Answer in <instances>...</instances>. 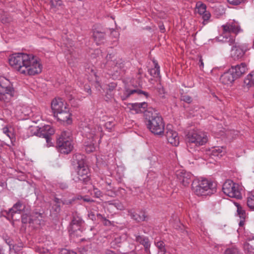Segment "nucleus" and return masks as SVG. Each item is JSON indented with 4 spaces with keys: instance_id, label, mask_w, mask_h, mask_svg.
I'll return each mask as SVG.
<instances>
[{
    "instance_id": "1",
    "label": "nucleus",
    "mask_w": 254,
    "mask_h": 254,
    "mask_svg": "<svg viewBox=\"0 0 254 254\" xmlns=\"http://www.w3.org/2000/svg\"><path fill=\"white\" fill-rule=\"evenodd\" d=\"M8 61L11 66L25 75H34L42 71V65L40 59L32 54H13L10 56Z\"/></svg>"
},
{
    "instance_id": "2",
    "label": "nucleus",
    "mask_w": 254,
    "mask_h": 254,
    "mask_svg": "<svg viewBox=\"0 0 254 254\" xmlns=\"http://www.w3.org/2000/svg\"><path fill=\"white\" fill-rule=\"evenodd\" d=\"M130 109L138 114L144 112L146 119L148 120L147 126L149 130L154 134L161 135L164 130V123L162 117L152 108H147L145 102L130 103Z\"/></svg>"
},
{
    "instance_id": "3",
    "label": "nucleus",
    "mask_w": 254,
    "mask_h": 254,
    "mask_svg": "<svg viewBox=\"0 0 254 254\" xmlns=\"http://www.w3.org/2000/svg\"><path fill=\"white\" fill-rule=\"evenodd\" d=\"M81 133L84 138V146L87 153L94 151L96 148V140L101 138L103 135L102 127L94 123L82 125Z\"/></svg>"
},
{
    "instance_id": "4",
    "label": "nucleus",
    "mask_w": 254,
    "mask_h": 254,
    "mask_svg": "<svg viewBox=\"0 0 254 254\" xmlns=\"http://www.w3.org/2000/svg\"><path fill=\"white\" fill-rule=\"evenodd\" d=\"M192 190L198 196L210 195L216 192V185L211 180L202 179L193 182Z\"/></svg>"
},
{
    "instance_id": "5",
    "label": "nucleus",
    "mask_w": 254,
    "mask_h": 254,
    "mask_svg": "<svg viewBox=\"0 0 254 254\" xmlns=\"http://www.w3.org/2000/svg\"><path fill=\"white\" fill-rule=\"evenodd\" d=\"M15 95V91L10 81L4 77H0V101L8 103Z\"/></svg>"
},
{
    "instance_id": "6",
    "label": "nucleus",
    "mask_w": 254,
    "mask_h": 254,
    "mask_svg": "<svg viewBox=\"0 0 254 254\" xmlns=\"http://www.w3.org/2000/svg\"><path fill=\"white\" fill-rule=\"evenodd\" d=\"M208 140L207 133L200 130L190 131L187 134V144L189 148L191 146H199L205 144Z\"/></svg>"
},
{
    "instance_id": "7",
    "label": "nucleus",
    "mask_w": 254,
    "mask_h": 254,
    "mask_svg": "<svg viewBox=\"0 0 254 254\" xmlns=\"http://www.w3.org/2000/svg\"><path fill=\"white\" fill-rule=\"evenodd\" d=\"M57 147L61 153L68 154L73 147L71 132L64 131L57 140Z\"/></svg>"
},
{
    "instance_id": "8",
    "label": "nucleus",
    "mask_w": 254,
    "mask_h": 254,
    "mask_svg": "<svg viewBox=\"0 0 254 254\" xmlns=\"http://www.w3.org/2000/svg\"><path fill=\"white\" fill-rule=\"evenodd\" d=\"M89 170L83 158L78 162L76 173L73 176V180L75 182L87 184L90 181Z\"/></svg>"
},
{
    "instance_id": "9",
    "label": "nucleus",
    "mask_w": 254,
    "mask_h": 254,
    "mask_svg": "<svg viewBox=\"0 0 254 254\" xmlns=\"http://www.w3.org/2000/svg\"><path fill=\"white\" fill-rule=\"evenodd\" d=\"M222 27L223 28V34L222 36L219 38V40L224 42H228L230 43V45L233 44L234 40L233 38L229 37V35L231 33L237 34L241 31L239 24L235 21H233L222 25Z\"/></svg>"
},
{
    "instance_id": "10",
    "label": "nucleus",
    "mask_w": 254,
    "mask_h": 254,
    "mask_svg": "<svg viewBox=\"0 0 254 254\" xmlns=\"http://www.w3.org/2000/svg\"><path fill=\"white\" fill-rule=\"evenodd\" d=\"M223 192L230 197L241 198V187L232 181L228 180L223 184L222 187Z\"/></svg>"
},
{
    "instance_id": "11",
    "label": "nucleus",
    "mask_w": 254,
    "mask_h": 254,
    "mask_svg": "<svg viewBox=\"0 0 254 254\" xmlns=\"http://www.w3.org/2000/svg\"><path fill=\"white\" fill-rule=\"evenodd\" d=\"M37 130L36 135L45 138L47 145L51 146L52 142H51V136L54 133V129L50 125H46L37 128Z\"/></svg>"
},
{
    "instance_id": "12",
    "label": "nucleus",
    "mask_w": 254,
    "mask_h": 254,
    "mask_svg": "<svg viewBox=\"0 0 254 254\" xmlns=\"http://www.w3.org/2000/svg\"><path fill=\"white\" fill-rule=\"evenodd\" d=\"M249 50V48L246 44L234 45L231 48V56L235 60L241 59Z\"/></svg>"
},
{
    "instance_id": "13",
    "label": "nucleus",
    "mask_w": 254,
    "mask_h": 254,
    "mask_svg": "<svg viewBox=\"0 0 254 254\" xmlns=\"http://www.w3.org/2000/svg\"><path fill=\"white\" fill-rule=\"evenodd\" d=\"M165 135L168 143L172 145L177 146L179 144V137L178 133L172 129L171 125L167 126Z\"/></svg>"
},
{
    "instance_id": "14",
    "label": "nucleus",
    "mask_w": 254,
    "mask_h": 254,
    "mask_svg": "<svg viewBox=\"0 0 254 254\" xmlns=\"http://www.w3.org/2000/svg\"><path fill=\"white\" fill-rule=\"evenodd\" d=\"M54 116L58 121L64 124L70 125L72 122L71 114L69 112L67 107Z\"/></svg>"
},
{
    "instance_id": "15",
    "label": "nucleus",
    "mask_w": 254,
    "mask_h": 254,
    "mask_svg": "<svg viewBox=\"0 0 254 254\" xmlns=\"http://www.w3.org/2000/svg\"><path fill=\"white\" fill-rule=\"evenodd\" d=\"M66 104L61 98H55L51 103V108L54 115L66 108Z\"/></svg>"
},
{
    "instance_id": "16",
    "label": "nucleus",
    "mask_w": 254,
    "mask_h": 254,
    "mask_svg": "<svg viewBox=\"0 0 254 254\" xmlns=\"http://www.w3.org/2000/svg\"><path fill=\"white\" fill-rule=\"evenodd\" d=\"M177 179L184 186H187L191 181V174L183 170H180L177 173Z\"/></svg>"
},
{
    "instance_id": "17",
    "label": "nucleus",
    "mask_w": 254,
    "mask_h": 254,
    "mask_svg": "<svg viewBox=\"0 0 254 254\" xmlns=\"http://www.w3.org/2000/svg\"><path fill=\"white\" fill-rule=\"evenodd\" d=\"M236 77L233 74V69L230 68L222 74L220 77V81L225 85H231L236 79Z\"/></svg>"
},
{
    "instance_id": "18",
    "label": "nucleus",
    "mask_w": 254,
    "mask_h": 254,
    "mask_svg": "<svg viewBox=\"0 0 254 254\" xmlns=\"http://www.w3.org/2000/svg\"><path fill=\"white\" fill-rule=\"evenodd\" d=\"M114 58V56L112 54L108 55L106 57L107 59V64L109 66H113L114 65V70L118 71V68H123L124 67V64L123 63V61L121 59L119 60H112Z\"/></svg>"
},
{
    "instance_id": "19",
    "label": "nucleus",
    "mask_w": 254,
    "mask_h": 254,
    "mask_svg": "<svg viewBox=\"0 0 254 254\" xmlns=\"http://www.w3.org/2000/svg\"><path fill=\"white\" fill-rule=\"evenodd\" d=\"M230 69H233V74L237 79L244 74L248 70L247 64L242 63L240 64L232 66Z\"/></svg>"
},
{
    "instance_id": "20",
    "label": "nucleus",
    "mask_w": 254,
    "mask_h": 254,
    "mask_svg": "<svg viewBox=\"0 0 254 254\" xmlns=\"http://www.w3.org/2000/svg\"><path fill=\"white\" fill-rule=\"evenodd\" d=\"M83 222V221L81 217L77 215H74L70 223L69 231L71 233H74L77 230H80V226Z\"/></svg>"
},
{
    "instance_id": "21",
    "label": "nucleus",
    "mask_w": 254,
    "mask_h": 254,
    "mask_svg": "<svg viewBox=\"0 0 254 254\" xmlns=\"http://www.w3.org/2000/svg\"><path fill=\"white\" fill-rule=\"evenodd\" d=\"M134 93H137L138 95H144L146 98L149 97V94L147 92L143 91L140 89H126L124 92L123 95H121V97L122 100H125L127 98L130 97V95Z\"/></svg>"
},
{
    "instance_id": "22",
    "label": "nucleus",
    "mask_w": 254,
    "mask_h": 254,
    "mask_svg": "<svg viewBox=\"0 0 254 254\" xmlns=\"http://www.w3.org/2000/svg\"><path fill=\"white\" fill-rule=\"evenodd\" d=\"M27 216L23 215L22 217V222L24 223L29 222L34 223L41 224V220H42V214L39 212H35L33 213L32 217H28V220L26 218Z\"/></svg>"
},
{
    "instance_id": "23",
    "label": "nucleus",
    "mask_w": 254,
    "mask_h": 254,
    "mask_svg": "<svg viewBox=\"0 0 254 254\" xmlns=\"http://www.w3.org/2000/svg\"><path fill=\"white\" fill-rule=\"evenodd\" d=\"M196 6L197 8L198 13L202 15L204 21H207L210 18L211 15L209 12L206 11L205 4L200 2H197Z\"/></svg>"
},
{
    "instance_id": "24",
    "label": "nucleus",
    "mask_w": 254,
    "mask_h": 254,
    "mask_svg": "<svg viewBox=\"0 0 254 254\" xmlns=\"http://www.w3.org/2000/svg\"><path fill=\"white\" fill-rule=\"evenodd\" d=\"M225 152L226 150L223 147H216L212 148L210 155L212 158L217 159L224 155Z\"/></svg>"
},
{
    "instance_id": "25",
    "label": "nucleus",
    "mask_w": 254,
    "mask_h": 254,
    "mask_svg": "<svg viewBox=\"0 0 254 254\" xmlns=\"http://www.w3.org/2000/svg\"><path fill=\"white\" fill-rule=\"evenodd\" d=\"M54 204L52 206L50 212L54 217H57L61 211V199L55 197L54 199Z\"/></svg>"
},
{
    "instance_id": "26",
    "label": "nucleus",
    "mask_w": 254,
    "mask_h": 254,
    "mask_svg": "<svg viewBox=\"0 0 254 254\" xmlns=\"http://www.w3.org/2000/svg\"><path fill=\"white\" fill-rule=\"evenodd\" d=\"M93 37L96 44L97 45L100 44L104 42L105 39V32L95 30L93 33Z\"/></svg>"
},
{
    "instance_id": "27",
    "label": "nucleus",
    "mask_w": 254,
    "mask_h": 254,
    "mask_svg": "<svg viewBox=\"0 0 254 254\" xmlns=\"http://www.w3.org/2000/svg\"><path fill=\"white\" fill-rule=\"evenodd\" d=\"M22 203L21 201H18L14 204L12 208L9 209L8 214L11 216L16 213H20L22 210Z\"/></svg>"
},
{
    "instance_id": "28",
    "label": "nucleus",
    "mask_w": 254,
    "mask_h": 254,
    "mask_svg": "<svg viewBox=\"0 0 254 254\" xmlns=\"http://www.w3.org/2000/svg\"><path fill=\"white\" fill-rule=\"evenodd\" d=\"M155 244L156 247L158 248L159 254H165L166 253V249L165 245L164 242L162 241H155Z\"/></svg>"
},
{
    "instance_id": "29",
    "label": "nucleus",
    "mask_w": 254,
    "mask_h": 254,
    "mask_svg": "<svg viewBox=\"0 0 254 254\" xmlns=\"http://www.w3.org/2000/svg\"><path fill=\"white\" fill-rule=\"evenodd\" d=\"M154 67L148 70L149 74L153 77H157L160 74V67L155 61H153Z\"/></svg>"
},
{
    "instance_id": "30",
    "label": "nucleus",
    "mask_w": 254,
    "mask_h": 254,
    "mask_svg": "<svg viewBox=\"0 0 254 254\" xmlns=\"http://www.w3.org/2000/svg\"><path fill=\"white\" fill-rule=\"evenodd\" d=\"M244 83L249 86H254V71H252L247 75L244 80Z\"/></svg>"
},
{
    "instance_id": "31",
    "label": "nucleus",
    "mask_w": 254,
    "mask_h": 254,
    "mask_svg": "<svg viewBox=\"0 0 254 254\" xmlns=\"http://www.w3.org/2000/svg\"><path fill=\"white\" fill-rule=\"evenodd\" d=\"M244 249L247 254H254V252L252 251V250H254V240H251L249 243L245 244Z\"/></svg>"
},
{
    "instance_id": "32",
    "label": "nucleus",
    "mask_w": 254,
    "mask_h": 254,
    "mask_svg": "<svg viewBox=\"0 0 254 254\" xmlns=\"http://www.w3.org/2000/svg\"><path fill=\"white\" fill-rule=\"evenodd\" d=\"M247 205L251 210H254V194H250L248 197Z\"/></svg>"
},
{
    "instance_id": "33",
    "label": "nucleus",
    "mask_w": 254,
    "mask_h": 254,
    "mask_svg": "<svg viewBox=\"0 0 254 254\" xmlns=\"http://www.w3.org/2000/svg\"><path fill=\"white\" fill-rule=\"evenodd\" d=\"M148 219V216L146 214L144 211H140L138 213L137 218H136V221L138 222L147 221Z\"/></svg>"
},
{
    "instance_id": "34",
    "label": "nucleus",
    "mask_w": 254,
    "mask_h": 254,
    "mask_svg": "<svg viewBox=\"0 0 254 254\" xmlns=\"http://www.w3.org/2000/svg\"><path fill=\"white\" fill-rule=\"evenodd\" d=\"M225 254H243L241 253L238 249L235 247H232L231 248H228L225 251Z\"/></svg>"
},
{
    "instance_id": "35",
    "label": "nucleus",
    "mask_w": 254,
    "mask_h": 254,
    "mask_svg": "<svg viewBox=\"0 0 254 254\" xmlns=\"http://www.w3.org/2000/svg\"><path fill=\"white\" fill-rule=\"evenodd\" d=\"M140 244L144 246L146 252H148L149 251L150 243L148 238L145 237L144 239H143Z\"/></svg>"
},
{
    "instance_id": "36",
    "label": "nucleus",
    "mask_w": 254,
    "mask_h": 254,
    "mask_svg": "<svg viewBox=\"0 0 254 254\" xmlns=\"http://www.w3.org/2000/svg\"><path fill=\"white\" fill-rule=\"evenodd\" d=\"M96 216L98 219L103 221L104 224L105 225L109 226L111 225V222L109 220H107L104 215H102L100 213H97Z\"/></svg>"
},
{
    "instance_id": "37",
    "label": "nucleus",
    "mask_w": 254,
    "mask_h": 254,
    "mask_svg": "<svg viewBox=\"0 0 254 254\" xmlns=\"http://www.w3.org/2000/svg\"><path fill=\"white\" fill-rule=\"evenodd\" d=\"M235 205L237 207L238 214L239 215L241 218H244L245 216V211L237 203H236Z\"/></svg>"
},
{
    "instance_id": "38",
    "label": "nucleus",
    "mask_w": 254,
    "mask_h": 254,
    "mask_svg": "<svg viewBox=\"0 0 254 254\" xmlns=\"http://www.w3.org/2000/svg\"><path fill=\"white\" fill-rule=\"evenodd\" d=\"M122 242V239L121 237L118 236L117 237L115 238L114 240L113 241V242H111V245L112 246L114 247H116V246H117L118 244H120Z\"/></svg>"
},
{
    "instance_id": "39",
    "label": "nucleus",
    "mask_w": 254,
    "mask_h": 254,
    "mask_svg": "<svg viewBox=\"0 0 254 254\" xmlns=\"http://www.w3.org/2000/svg\"><path fill=\"white\" fill-rule=\"evenodd\" d=\"M246 0H227L228 2L232 5H237L245 2Z\"/></svg>"
},
{
    "instance_id": "40",
    "label": "nucleus",
    "mask_w": 254,
    "mask_h": 254,
    "mask_svg": "<svg viewBox=\"0 0 254 254\" xmlns=\"http://www.w3.org/2000/svg\"><path fill=\"white\" fill-rule=\"evenodd\" d=\"M115 126L114 123L112 121H109L105 124V127L109 131L111 130L113 127Z\"/></svg>"
},
{
    "instance_id": "41",
    "label": "nucleus",
    "mask_w": 254,
    "mask_h": 254,
    "mask_svg": "<svg viewBox=\"0 0 254 254\" xmlns=\"http://www.w3.org/2000/svg\"><path fill=\"white\" fill-rule=\"evenodd\" d=\"M181 100H182L186 103H190L191 102L192 99H191V97H190L189 95H183L181 96Z\"/></svg>"
},
{
    "instance_id": "42",
    "label": "nucleus",
    "mask_w": 254,
    "mask_h": 254,
    "mask_svg": "<svg viewBox=\"0 0 254 254\" xmlns=\"http://www.w3.org/2000/svg\"><path fill=\"white\" fill-rule=\"evenodd\" d=\"M134 239H133L136 242L141 243L142 240L144 239L146 237L144 236L138 235L137 234H134L133 235Z\"/></svg>"
},
{
    "instance_id": "43",
    "label": "nucleus",
    "mask_w": 254,
    "mask_h": 254,
    "mask_svg": "<svg viewBox=\"0 0 254 254\" xmlns=\"http://www.w3.org/2000/svg\"><path fill=\"white\" fill-rule=\"evenodd\" d=\"M93 193L94 196L97 198H99L102 196V192L98 189L94 188L93 189Z\"/></svg>"
},
{
    "instance_id": "44",
    "label": "nucleus",
    "mask_w": 254,
    "mask_h": 254,
    "mask_svg": "<svg viewBox=\"0 0 254 254\" xmlns=\"http://www.w3.org/2000/svg\"><path fill=\"white\" fill-rule=\"evenodd\" d=\"M50 3L51 4V6H52L53 7L60 6L62 5V2L61 0H58V1H57V2H55L54 0H51L50 1Z\"/></svg>"
},
{
    "instance_id": "45",
    "label": "nucleus",
    "mask_w": 254,
    "mask_h": 254,
    "mask_svg": "<svg viewBox=\"0 0 254 254\" xmlns=\"http://www.w3.org/2000/svg\"><path fill=\"white\" fill-rule=\"evenodd\" d=\"M2 132L9 138H11V135H12V133L9 131V129L7 127H4L2 128Z\"/></svg>"
},
{
    "instance_id": "46",
    "label": "nucleus",
    "mask_w": 254,
    "mask_h": 254,
    "mask_svg": "<svg viewBox=\"0 0 254 254\" xmlns=\"http://www.w3.org/2000/svg\"><path fill=\"white\" fill-rule=\"evenodd\" d=\"M60 254H77L72 251L68 250L66 249H63L61 251Z\"/></svg>"
},
{
    "instance_id": "47",
    "label": "nucleus",
    "mask_w": 254,
    "mask_h": 254,
    "mask_svg": "<svg viewBox=\"0 0 254 254\" xmlns=\"http://www.w3.org/2000/svg\"><path fill=\"white\" fill-rule=\"evenodd\" d=\"M88 217L89 219L94 221L96 220V215L92 211H90L88 213Z\"/></svg>"
},
{
    "instance_id": "48",
    "label": "nucleus",
    "mask_w": 254,
    "mask_h": 254,
    "mask_svg": "<svg viewBox=\"0 0 254 254\" xmlns=\"http://www.w3.org/2000/svg\"><path fill=\"white\" fill-rule=\"evenodd\" d=\"M111 35L116 39H118L119 36V33L118 31L115 30H112L111 31Z\"/></svg>"
},
{
    "instance_id": "49",
    "label": "nucleus",
    "mask_w": 254,
    "mask_h": 254,
    "mask_svg": "<svg viewBox=\"0 0 254 254\" xmlns=\"http://www.w3.org/2000/svg\"><path fill=\"white\" fill-rule=\"evenodd\" d=\"M118 209L122 210L123 209V205L119 202H115L113 203Z\"/></svg>"
},
{
    "instance_id": "50",
    "label": "nucleus",
    "mask_w": 254,
    "mask_h": 254,
    "mask_svg": "<svg viewBox=\"0 0 254 254\" xmlns=\"http://www.w3.org/2000/svg\"><path fill=\"white\" fill-rule=\"evenodd\" d=\"M73 199H69V200H61V203H62L63 204H71L73 201Z\"/></svg>"
},
{
    "instance_id": "51",
    "label": "nucleus",
    "mask_w": 254,
    "mask_h": 254,
    "mask_svg": "<svg viewBox=\"0 0 254 254\" xmlns=\"http://www.w3.org/2000/svg\"><path fill=\"white\" fill-rule=\"evenodd\" d=\"M80 197H81V199H82L84 201L88 202H93V200L91 199V198H90L89 197H88L86 196H81Z\"/></svg>"
},
{
    "instance_id": "52",
    "label": "nucleus",
    "mask_w": 254,
    "mask_h": 254,
    "mask_svg": "<svg viewBox=\"0 0 254 254\" xmlns=\"http://www.w3.org/2000/svg\"><path fill=\"white\" fill-rule=\"evenodd\" d=\"M198 65L200 68H202L204 66V64L202 61V59L200 58L199 60Z\"/></svg>"
},
{
    "instance_id": "53",
    "label": "nucleus",
    "mask_w": 254,
    "mask_h": 254,
    "mask_svg": "<svg viewBox=\"0 0 254 254\" xmlns=\"http://www.w3.org/2000/svg\"><path fill=\"white\" fill-rule=\"evenodd\" d=\"M130 216L132 219L136 220V218H137V216H138V214L136 213H131L130 214Z\"/></svg>"
},
{
    "instance_id": "54",
    "label": "nucleus",
    "mask_w": 254,
    "mask_h": 254,
    "mask_svg": "<svg viewBox=\"0 0 254 254\" xmlns=\"http://www.w3.org/2000/svg\"><path fill=\"white\" fill-rule=\"evenodd\" d=\"M116 87V84L114 83H111L110 85H109V90H112L113 89H114Z\"/></svg>"
},
{
    "instance_id": "55",
    "label": "nucleus",
    "mask_w": 254,
    "mask_h": 254,
    "mask_svg": "<svg viewBox=\"0 0 254 254\" xmlns=\"http://www.w3.org/2000/svg\"><path fill=\"white\" fill-rule=\"evenodd\" d=\"M104 254H116V253L113 252V251L110 250H106L105 251Z\"/></svg>"
},
{
    "instance_id": "56",
    "label": "nucleus",
    "mask_w": 254,
    "mask_h": 254,
    "mask_svg": "<svg viewBox=\"0 0 254 254\" xmlns=\"http://www.w3.org/2000/svg\"><path fill=\"white\" fill-rule=\"evenodd\" d=\"M165 29V27L164 26V25H160V31L162 32H164V30Z\"/></svg>"
},
{
    "instance_id": "57",
    "label": "nucleus",
    "mask_w": 254,
    "mask_h": 254,
    "mask_svg": "<svg viewBox=\"0 0 254 254\" xmlns=\"http://www.w3.org/2000/svg\"><path fill=\"white\" fill-rule=\"evenodd\" d=\"M92 210H94V211H98V207H96V206H94V207L92 208Z\"/></svg>"
},
{
    "instance_id": "58",
    "label": "nucleus",
    "mask_w": 254,
    "mask_h": 254,
    "mask_svg": "<svg viewBox=\"0 0 254 254\" xmlns=\"http://www.w3.org/2000/svg\"><path fill=\"white\" fill-rule=\"evenodd\" d=\"M61 187L63 189H64L66 188L67 187V186L66 184H64L63 186H62Z\"/></svg>"
},
{
    "instance_id": "59",
    "label": "nucleus",
    "mask_w": 254,
    "mask_h": 254,
    "mask_svg": "<svg viewBox=\"0 0 254 254\" xmlns=\"http://www.w3.org/2000/svg\"><path fill=\"white\" fill-rule=\"evenodd\" d=\"M243 224H244V222H243V221H241L240 222V223H239V225H240V226H243Z\"/></svg>"
},
{
    "instance_id": "60",
    "label": "nucleus",
    "mask_w": 254,
    "mask_h": 254,
    "mask_svg": "<svg viewBox=\"0 0 254 254\" xmlns=\"http://www.w3.org/2000/svg\"><path fill=\"white\" fill-rule=\"evenodd\" d=\"M151 174H152L151 172H149V174L147 175V177L149 178H151V177L150 176L151 175Z\"/></svg>"
},
{
    "instance_id": "61",
    "label": "nucleus",
    "mask_w": 254,
    "mask_h": 254,
    "mask_svg": "<svg viewBox=\"0 0 254 254\" xmlns=\"http://www.w3.org/2000/svg\"><path fill=\"white\" fill-rule=\"evenodd\" d=\"M68 62L69 64H71V66H73L74 65V64H72L71 62L69 60H68Z\"/></svg>"
},
{
    "instance_id": "62",
    "label": "nucleus",
    "mask_w": 254,
    "mask_h": 254,
    "mask_svg": "<svg viewBox=\"0 0 254 254\" xmlns=\"http://www.w3.org/2000/svg\"><path fill=\"white\" fill-rule=\"evenodd\" d=\"M1 254V248L0 247V254Z\"/></svg>"
},
{
    "instance_id": "63",
    "label": "nucleus",
    "mask_w": 254,
    "mask_h": 254,
    "mask_svg": "<svg viewBox=\"0 0 254 254\" xmlns=\"http://www.w3.org/2000/svg\"><path fill=\"white\" fill-rule=\"evenodd\" d=\"M88 92H90V93H91V89H89L88 90Z\"/></svg>"
},
{
    "instance_id": "64",
    "label": "nucleus",
    "mask_w": 254,
    "mask_h": 254,
    "mask_svg": "<svg viewBox=\"0 0 254 254\" xmlns=\"http://www.w3.org/2000/svg\"><path fill=\"white\" fill-rule=\"evenodd\" d=\"M253 46H254V42H253Z\"/></svg>"
}]
</instances>
